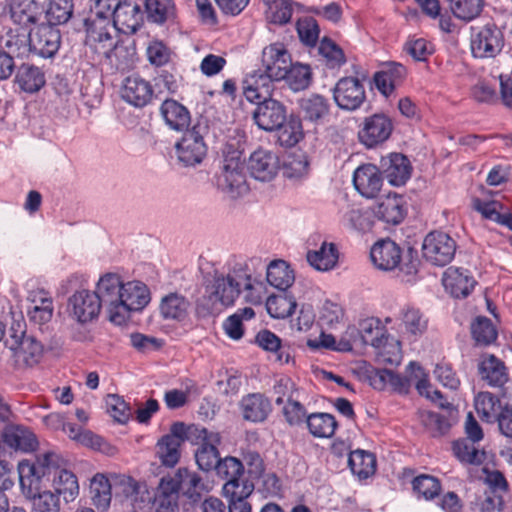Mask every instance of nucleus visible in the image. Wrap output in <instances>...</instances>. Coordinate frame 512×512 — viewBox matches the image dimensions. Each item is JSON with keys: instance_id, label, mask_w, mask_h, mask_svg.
<instances>
[{"instance_id": "nucleus-1", "label": "nucleus", "mask_w": 512, "mask_h": 512, "mask_svg": "<svg viewBox=\"0 0 512 512\" xmlns=\"http://www.w3.org/2000/svg\"><path fill=\"white\" fill-rule=\"evenodd\" d=\"M242 291V270H234L232 273L216 276L205 295L197 301L196 314L206 317L221 310L222 306L233 305Z\"/></svg>"}, {"instance_id": "nucleus-2", "label": "nucleus", "mask_w": 512, "mask_h": 512, "mask_svg": "<svg viewBox=\"0 0 512 512\" xmlns=\"http://www.w3.org/2000/svg\"><path fill=\"white\" fill-rule=\"evenodd\" d=\"M208 125L198 121L191 129L185 131L175 144L177 161L183 167L200 165L207 156L208 146L204 140Z\"/></svg>"}, {"instance_id": "nucleus-3", "label": "nucleus", "mask_w": 512, "mask_h": 512, "mask_svg": "<svg viewBox=\"0 0 512 512\" xmlns=\"http://www.w3.org/2000/svg\"><path fill=\"white\" fill-rule=\"evenodd\" d=\"M470 30V49L474 58H495L501 53L505 37L494 22L472 26Z\"/></svg>"}, {"instance_id": "nucleus-4", "label": "nucleus", "mask_w": 512, "mask_h": 512, "mask_svg": "<svg viewBox=\"0 0 512 512\" xmlns=\"http://www.w3.org/2000/svg\"><path fill=\"white\" fill-rule=\"evenodd\" d=\"M85 27V44L94 53L93 60L101 63L117 42L112 35L115 28L107 19H87Z\"/></svg>"}, {"instance_id": "nucleus-5", "label": "nucleus", "mask_w": 512, "mask_h": 512, "mask_svg": "<svg viewBox=\"0 0 512 512\" xmlns=\"http://www.w3.org/2000/svg\"><path fill=\"white\" fill-rule=\"evenodd\" d=\"M332 96L340 110L354 112L366 102L364 83L353 76L340 78L332 88Z\"/></svg>"}, {"instance_id": "nucleus-6", "label": "nucleus", "mask_w": 512, "mask_h": 512, "mask_svg": "<svg viewBox=\"0 0 512 512\" xmlns=\"http://www.w3.org/2000/svg\"><path fill=\"white\" fill-rule=\"evenodd\" d=\"M58 456L53 452H46L36 457V460L21 461L18 465L19 481L22 489H28L29 493L37 489L40 480L50 474L51 470H59L57 467Z\"/></svg>"}, {"instance_id": "nucleus-7", "label": "nucleus", "mask_w": 512, "mask_h": 512, "mask_svg": "<svg viewBox=\"0 0 512 512\" xmlns=\"http://www.w3.org/2000/svg\"><path fill=\"white\" fill-rule=\"evenodd\" d=\"M456 249V241L442 231H432L427 234L422 245L423 257L436 266L449 264L455 256Z\"/></svg>"}, {"instance_id": "nucleus-8", "label": "nucleus", "mask_w": 512, "mask_h": 512, "mask_svg": "<svg viewBox=\"0 0 512 512\" xmlns=\"http://www.w3.org/2000/svg\"><path fill=\"white\" fill-rule=\"evenodd\" d=\"M217 186L231 198H237L248 192L244 173V164L239 157H226L222 170L217 177Z\"/></svg>"}, {"instance_id": "nucleus-9", "label": "nucleus", "mask_w": 512, "mask_h": 512, "mask_svg": "<svg viewBox=\"0 0 512 512\" xmlns=\"http://www.w3.org/2000/svg\"><path fill=\"white\" fill-rule=\"evenodd\" d=\"M122 287L123 283L117 274L107 273L99 279L94 291L101 307H106L110 321L116 324H120L118 306L122 299Z\"/></svg>"}, {"instance_id": "nucleus-10", "label": "nucleus", "mask_w": 512, "mask_h": 512, "mask_svg": "<svg viewBox=\"0 0 512 512\" xmlns=\"http://www.w3.org/2000/svg\"><path fill=\"white\" fill-rule=\"evenodd\" d=\"M101 308L99 297L87 289L74 292L68 300L69 315L80 324L96 320Z\"/></svg>"}, {"instance_id": "nucleus-11", "label": "nucleus", "mask_w": 512, "mask_h": 512, "mask_svg": "<svg viewBox=\"0 0 512 512\" xmlns=\"http://www.w3.org/2000/svg\"><path fill=\"white\" fill-rule=\"evenodd\" d=\"M393 131V123L385 114L376 113L365 118L358 138L367 148H374L384 143Z\"/></svg>"}, {"instance_id": "nucleus-12", "label": "nucleus", "mask_w": 512, "mask_h": 512, "mask_svg": "<svg viewBox=\"0 0 512 512\" xmlns=\"http://www.w3.org/2000/svg\"><path fill=\"white\" fill-rule=\"evenodd\" d=\"M168 477L172 479L177 490L193 504L201 502L203 494L211 489L199 473L185 467L179 468L173 477Z\"/></svg>"}, {"instance_id": "nucleus-13", "label": "nucleus", "mask_w": 512, "mask_h": 512, "mask_svg": "<svg viewBox=\"0 0 512 512\" xmlns=\"http://www.w3.org/2000/svg\"><path fill=\"white\" fill-rule=\"evenodd\" d=\"M286 117V106L276 99L259 102L252 113L254 123L258 128L267 132H273L280 127Z\"/></svg>"}, {"instance_id": "nucleus-14", "label": "nucleus", "mask_w": 512, "mask_h": 512, "mask_svg": "<svg viewBox=\"0 0 512 512\" xmlns=\"http://www.w3.org/2000/svg\"><path fill=\"white\" fill-rule=\"evenodd\" d=\"M113 27L124 34L136 33L144 23V13L138 3L121 0L110 17Z\"/></svg>"}, {"instance_id": "nucleus-15", "label": "nucleus", "mask_w": 512, "mask_h": 512, "mask_svg": "<svg viewBox=\"0 0 512 512\" xmlns=\"http://www.w3.org/2000/svg\"><path fill=\"white\" fill-rule=\"evenodd\" d=\"M291 63V55L283 43L276 42L264 47L261 58L262 68L276 81H282Z\"/></svg>"}, {"instance_id": "nucleus-16", "label": "nucleus", "mask_w": 512, "mask_h": 512, "mask_svg": "<svg viewBox=\"0 0 512 512\" xmlns=\"http://www.w3.org/2000/svg\"><path fill=\"white\" fill-rule=\"evenodd\" d=\"M150 302L148 287L140 281L123 283L122 299L118 306L120 324L132 311L142 310Z\"/></svg>"}, {"instance_id": "nucleus-17", "label": "nucleus", "mask_w": 512, "mask_h": 512, "mask_svg": "<svg viewBox=\"0 0 512 512\" xmlns=\"http://www.w3.org/2000/svg\"><path fill=\"white\" fill-rule=\"evenodd\" d=\"M198 438L202 439V443L195 452L196 463L200 470L209 472L216 467L220 455L218 446L221 443L219 433L209 432L207 429H195Z\"/></svg>"}, {"instance_id": "nucleus-18", "label": "nucleus", "mask_w": 512, "mask_h": 512, "mask_svg": "<svg viewBox=\"0 0 512 512\" xmlns=\"http://www.w3.org/2000/svg\"><path fill=\"white\" fill-rule=\"evenodd\" d=\"M121 96L130 105L143 108L151 103L154 89L148 80L138 74H133L124 79Z\"/></svg>"}, {"instance_id": "nucleus-19", "label": "nucleus", "mask_w": 512, "mask_h": 512, "mask_svg": "<svg viewBox=\"0 0 512 512\" xmlns=\"http://www.w3.org/2000/svg\"><path fill=\"white\" fill-rule=\"evenodd\" d=\"M32 51L42 58H52L61 46L60 30L51 24H41L31 33Z\"/></svg>"}, {"instance_id": "nucleus-20", "label": "nucleus", "mask_w": 512, "mask_h": 512, "mask_svg": "<svg viewBox=\"0 0 512 512\" xmlns=\"http://www.w3.org/2000/svg\"><path fill=\"white\" fill-rule=\"evenodd\" d=\"M274 77L264 70L254 71L249 74L243 83V94L251 102L258 104L268 99H273L272 94L275 89Z\"/></svg>"}, {"instance_id": "nucleus-21", "label": "nucleus", "mask_w": 512, "mask_h": 512, "mask_svg": "<svg viewBox=\"0 0 512 512\" xmlns=\"http://www.w3.org/2000/svg\"><path fill=\"white\" fill-rule=\"evenodd\" d=\"M379 167L382 174L393 186L404 185L410 179L412 173L409 159L401 153H390L383 156Z\"/></svg>"}, {"instance_id": "nucleus-22", "label": "nucleus", "mask_w": 512, "mask_h": 512, "mask_svg": "<svg viewBox=\"0 0 512 512\" xmlns=\"http://www.w3.org/2000/svg\"><path fill=\"white\" fill-rule=\"evenodd\" d=\"M353 183L362 196L366 198L376 197L383 185L380 167L373 164L358 167L353 174Z\"/></svg>"}, {"instance_id": "nucleus-23", "label": "nucleus", "mask_w": 512, "mask_h": 512, "mask_svg": "<svg viewBox=\"0 0 512 512\" xmlns=\"http://www.w3.org/2000/svg\"><path fill=\"white\" fill-rule=\"evenodd\" d=\"M374 213L378 219L387 224L397 225L407 214L406 200L402 195L389 193L378 200Z\"/></svg>"}, {"instance_id": "nucleus-24", "label": "nucleus", "mask_w": 512, "mask_h": 512, "mask_svg": "<svg viewBox=\"0 0 512 512\" xmlns=\"http://www.w3.org/2000/svg\"><path fill=\"white\" fill-rule=\"evenodd\" d=\"M278 169V157L271 151L258 149L249 158L248 170L256 180L270 181L276 176Z\"/></svg>"}, {"instance_id": "nucleus-25", "label": "nucleus", "mask_w": 512, "mask_h": 512, "mask_svg": "<svg viewBox=\"0 0 512 512\" xmlns=\"http://www.w3.org/2000/svg\"><path fill=\"white\" fill-rule=\"evenodd\" d=\"M407 75L406 67L397 62L387 63L382 70L374 74L377 90L385 97L390 96L400 86Z\"/></svg>"}, {"instance_id": "nucleus-26", "label": "nucleus", "mask_w": 512, "mask_h": 512, "mask_svg": "<svg viewBox=\"0 0 512 512\" xmlns=\"http://www.w3.org/2000/svg\"><path fill=\"white\" fill-rule=\"evenodd\" d=\"M442 282L445 290L455 298L467 297L476 284L468 270L453 267L444 272Z\"/></svg>"}, {"instance_id": "nucleus-27", "label": "nucleus", "mask_w": 512, "mask_h": 512, "mask_svg": "<svg viewBox=\"0 0 512 512\" xmlns=\"http://www.w3.org/2000/svg\"><path fill=\"white\" fill-rule=\"evenodd\" d=\"M373 264L384 271L395 269L401 260V249L392 240H382L373 245L370 252Z\"/></svg>"}, {"instance_id": "nucleus-28", "label": "nucleus", "mask_w": 512, "mask_h": 512, "mask_svg": "<svg viewBox=\"0 0 512 512\" xmlns=\"http://www.w3.org/2000/svg\"><path fill=\"white\" fill-rule=\"evenodd\" d=\"M478 372L481 379L492 387H502L509 379L504 362L492 354L482 355Z\"/></svg>"}, {"instance_id": "nucleus-29", "label": "nucleus", "mask_w": 512, "mask_h": 512, "mask_svg": "<svg viewBox=\"0 0 512 512\" xmlns=\"http://www.w3.org/2000/svg\"><path fill=\"white\" fill-rule=\"evenodd\" d=\"M10 351L18 368L33 367L43 356V346L34 336L20 341Z\"/></svg>"}, {"instance_id": "nucleus-30", "label": "nucleus", "mask_w": 512, "mask_h": 512, "mask_svg": "<svg viewBox=\"0 0 512 512\" xmlns=\"http://www.w3.org/2000/svg\"><path fill=\"white\" fill-rule=\"evenodd\" d=\"M160 113L166 125L175 131H187L191 124L189 110L174 99H166L160 106Z\"/></svg>"}, {"instance_id": "nucleus-31", "label": "nucleus", "mask_w": 512, "mask_h": 512, "mask_svg": "<svg viewBox=\"0 0 512 512\" xmlns=\"http://www.w3.org/2000/svg\"><path fill=\"white\" fill-rule=\"evenodd\" d=\"M240 407L243 418L254 423L265 421L272 411L269 399L260 393H253L243 397Z\"/></svg>"}, {"instance_id": "nucleus-32", "label": "nucleus", "mask_w": 512, "mask_h": 512, "mask_svg": "<svg viewBox=\"0 0 512 512\" xmlns=\"http://www.w3.org/2000/svg\"><path fill=\"white\" fill-rule=\"evenodd\" d=\"M179 491L172 479L162 477L154 494L153 507L155 512H177Z\"/></svg>"}, {"instance_id": "nucleus-33", "label": "nucleus", "mask_w": 512, "mask_h": 512, "mask_svg": "<svg viewBox=\"0 0 512 512\" xmlns=\"http://www.w3.org/2000/svg\"><path fill=\"white\" fill-rule=\"evenodd\" d=\"M3 441L9 447L23 452L34 451L38 446L35 434L21 425L7 426L3 432Z\"/></svg>"}, {"instance_id": "nucleus-34", "label": "nucleus", "mask_w": 512, "mask_h": 512, "mask_svg": "<svg viewBox=\"0 0 512 512\" xmlns=\"http://www.w3.org/2000/svg\"><path fill=\"white\" fill-rule=\"evenodd\" d=\"M10 16L13 22L27 29L39 19V7L34 0H10Z\"/></svg>"}, {"instance_id": "nucleus-35", "label": "nucleus", "mask_w": 512, "mask_h": 512, "mask_svg": "<svg viewBox=\"0 0 512 512\" xmlns=\"http://www.w3.org/2000/svg\"><path fill=\"white\" fill-rule=\"evenodd\" d=\"M299 106L304 119L313 123L322 122L328 117L331 107L328 99L319 94L301 99Z\"/></svg>"}, {"instance_id": "nucleus-36", "label": "nucleus", "mask_w": 512, "mask_h": 512, "mask_svg": "<svg viewBox=\"0 0 512 512\" xmlns=\"http://www.w3.org/2000/svg\"><path fill=\"white\" fill-rule=\"evenodd\" d=\"M15 82L21 90L28 93H35L45 85L44 72L37 66L23 63L17 69Z\"/></svg>"}, {"instance_id": "nucleus-37", "label": "nucleus", "mask_w": 512, "mask_h": 512, "mask_svg": "<svg viewBox=\"0 0 512 512\" xmlns=\"http://www.w3.org/2000/svg\"><path fill=\"white\" fill-rule=\"evenodd\" d=\"M267 282L274 288L286 291L295 281V274L284 260L271 261L266 271Z\"/></svg>"}, {"instance_id": "nucleus-38", "label": "nucleus", "mask_w": 512, "mask_h": 512, "mask_svg": "<svg viewBox=\"0 0 512 512\" xmlns=\"http://www.w3.org/2000/svg\"><path fill=\"white\" fill-rule=\"evenodd\" d=\"M253 485L239 486L236 482L223 485V495L229 499V512H251V505L246 501L253 492Z\"/></svg>"}, {"instance_id": "nucleus-39", "label": "nucleus", "mask_w": 512, "mask_h": 512, "mask_svg": "<svg viewBox=\"0 0 512 512\" xmlns=\"http://www.w3.org/2000/svg\"><path fill=\"white\" fill-rule=\"evenodd\" d=\"M339 258V252L334 243L324 241L319 250L308 251L307 261L319 271H329L333 269Z\"/></svg>"}, {"instance_id": "nucleus-40", "label": "nucleus", "mask_w": 512, "mask_h": 512, "mask_svg": "<svg viewBox=\"0 0 512 512\" xmlns=\"http://www.w3.org/2000/svg\"><path fill=\"white\" fill-rule=\"evenodd\" d=\"M145 9L148 20L158 25L173 23L177 17L173 0H145Z\"/></svg>"}, {"instance_id": "nucleus-41", "label": "nucleus", "mask_w": 512, "mask_h": 512, "mask_svg": "<svg viewBox=\"0 0 512 512\" xmlns=\"http://www.w3.org/2000/svg\"><path fill=\"white\" fill-rule=\"evenodd\" d=\"M190 302L179 293L164 296L160 303V313L164 319L183 321L188 316Z\"/></svg>"}, {"instance_id": "nucleus-42", "label": "nucleus", "mask_w": 512, "mask_h": 512, "mask_svg": "<svg viewBox=\"0 0 512 512\" xmlns=\"http://www.w3.org/2000/svg\"><path fill=\"white\" fill-rule=\"evenodd\" d=\"M348 465L354 475L365 480L376 472V458L373 453L357 449L349 453Z\"/></svg>"}, {"instance_id": "nucleus-43", "label": "nucleus", "mask_w": 512, "mask_h": 512, "mask_svg": "<svg viewBox=\"0 0 512 512\" xmlns=\"http://www.w3.org/2000/svg\"><path fill=\"white\" fill-rule=\"evenodd\" d=\"M113 481L102 473L93 476L90 482V496L93 504L100 510H107L112 499Z\"/></svg>"}, {"instance_id": "nucleus-44", "label": "nucleus", "mask_w": 512, "mask_h": 512, "mask_svg": "<svg viewBox=\"0 0 512 512\" xmlns=\"http://www.w3.org/2000/svg\"><path fill=\"white\" fill-rule=\"evenodd\" d=\"M309 432L316 438H331L338 427V422L332 414L316 412L306 417Z\"/></svg>"}, {"instance_id": "nucleus-45", "label": "nucleus", "mask_w": 512, "mask_h": 512, "mask_svg": "<svg viewBox=\"0 0 512 512\" xmlns=\"http://www.w3.org/2000/svg\"><path fill=\"white\" fill-rule=\"evenodd\" d=\"M216 474L226 480V483L236 482L240 487L243 485H252L248 480L243 479L244 465L241 460L233 456H227L219 459L214 468Z\"/></svg>"}, {"instance_id": "nucleus-46", "label": "nucleus", "mask_w": 512, "mask_h": 512, "mask_svg": "<svg viewBox=\"0 0 512 512\" xmlns=\"http://www.w3.org/2000/svg\"><path fill=\"white\" fill-rule=\"evenodd\" d=\"M274 131L277 132L278 143L285 148L294 147L304 136L301 119L294 115L287 116Z\"/></svg>"}, {"instance_id": "nucleus-47", "label": "nucleus", "mask_w": 512, "mask_h": 512, "mask_svg": "<svg viewBox=\"0 0 512 512\" xmlns=\"http://www.w3.org/2000/svg\"><path fill=\"white\" fill-rule=\"evenodd\" d=\"M53 487L56 495H62L66 502L74 501L79 494L77 477L66 469L54 472Z\"/></svg>"}, {"instance_id": "nucleus-48", "label": "nucleus", "mask_w": 512, "mask_h": 512, "mask_svg": "<svg viewBox=\"0 0 512 512\" xmlns=\"http://www.w3.org/2000/svg\"><path fill=\"white\" fill-rule=\"evenodd\" d=\"M385 333V328L377 318H366L359 323V334L365 345L380 348L386 341Z\"/></svg>"}, {"instance_id": "nucleus-49", "label": "nucleus", "mask_w": 512, "mask_h": 512, "mask_svg": "<svg viewBox=\"0 0 512 512\" xmlns=\"http://www.w3.org/2000/svg\"><path fill=\"white\" fill-rule=\"evenodd\" d=\"M285 73L286 75L282 80L285 81L288 87L294 92L307 89L312 80V72L310 67L298 62H292L291 66L286 70Z\"/></svg>"}, {"instance_id": "nucleus-50", "label": "nucleus", "mask_w": 512, "mask_h": 512, "mask_svg": "<svg viewBox=\"0 0 512 512\" xmlns=\"http://www.w3.org/2000/svg\"><path fill=\"white\" fill-rule=\"evenodd\" d=\"M173 56V50L163 40L154 38L148 42L146 57L153 67L160 68L169 65L173 60Z\"/></svg>"}, {"instance_id": "nucleus-51", "label": "nucleus", "mask_w": 512, "mask_h": 512, "mask_svg": "<svg viewBox=\"0 0 512 512\" xmlns=\"http://www.w3.org/2000/svg\"><path fill=\"white\" fill-rule=\"evenodd\" d=\"M297 307L293 296L284 294L270 295L266 299V309L268 314L277 319H284L292 315Z\"/></svg>"}, {"instance_id": "nucleus-52", "label": "nucleus", "mask_w": 512, "mask_h": 512, "mask_svg": "<svg viewBox=\"0 0 512 512\" xmlns=\"http://www.w3.org/2000/svg\"><path fill=\"white\" fill-rule=\"evenodd\" d=\"M31 43V31L20 27L10 30L5 47L12 56L24 57L32 51Z\"/></svg>"}, {"instance_id": "nucleus-53", "label": "nucleus", "mask_w": 512, "mask_h": 512, "mask_svg": "<svg viewBox=\"0 0 512 512\" xmlns=\"http://www.w3.org/2000/svg\"><path fill=\"white\" fill-rule=\"evenodd\" d=\"M502 407L500 399L490 392H480L475 397V409L485 422H495V418Z\"/></svg>"}, {"instance_id": "nucleus-54", "label": "nucleus", "mask_w": 512, "mask_h": 512, "mask_svg": "<svg viewBox=\"0 0 512 512\" xmlns=\"http://www.w3.org/2000/svg\"><path fill=\"white\" fill-rule=\"evenodd\" d=\"M73 14V0H49L45 10L48 24L58 26L69 21Z\"/></svg>"}, {"instance_id": "nucleus-55", "label": "nucleus", "mask_w": 512, "mask_h": 512, "mask_svg": "<svg viewBox=\"0 0 512 512\" xmlns=\"http://www.w3.org/2000/svg\"><path fill=\"white\" fill-rule=\"evenodd\" d=\"M412 488L418 498H423L427 501L439 496L442 489L440 480L427 474L415 477L412 481Z\"/></svg>"}, {"instance_id": "nucleus-56", "label": "nucleus", "mask_w": 512, "mask_h": 512, "mask_svg": "<svg viewBox=\"0 0 512 512\" xmlns=\"http://www.w3.org/2000/svg\"><path fill=\"white\" fill-rule=\"evenodd\" d=\"M242 290L245 292V301L252 305H260L268 297L265 283L252 278L245 271H242Z\"/></svg>"}, {"instance_id": "nucleus-57", "label": "nucleus", "mask_w": 512, "mask_h": 512, "mask_svg": "<svg viewBox=\"0 0 512 512\" xmlns=\"http://www.w3.org/2000/svg\"><path fill=\"white\" fill-rule=\"evenodd\" d=\"M402 324L405 331L412 336L422 335L428 326V319L414 307H406L401 312Z\"/></svg>"}, {"instance_id": "nucleus-58", "label": "nucleus", "mask_w": 512, "mask_h": 512, "mask_svg": "<svg viewBox=\"0 0 512 512\" xmlns=\"http://www.w3.org/2000/svg\"><path fill=\"white\" fill-rule=\"evenodd\" d=\"M135 55L136 52L133 47L117 41L104 60L118 70H126L133 66Z\"/></svg>"}, {"instance_id": "nucleus-59", "label": "nucleus", "mask_w": 512, "mask_h": 512, "mask_svg": "<svg viewBox=\"0 0 512 512\" xmlns=\"http://www.w3.org/2000/svg\"><path fill=\"white\" fill-rule=\"evenodd\" d=\"M181 443L162 436L156 444V453L160 462L166 467H174L180 459Z\"/></svg>"}, {"instance_id": "nucleus-60", "label": "nucleus", "mask_w": 512, "mask_h": 512, "mask_svg": "<svg viewBox=\"0 0 512 512\" xmlns=\"http://www.w3.org/2000/svg\"><path fill=\"white\" fill-rule=\"evenodd\" d=\"M474 340L480 345H489L497 338V331L487 317H477L471 325Z\"/></svg>"}, {"instance_id": "nucleus-61", "label": "nucleus", "mask_w": 512, "mask_h": 512, "mask_svg": "<svg viewBox=\"0 0 512 512\" xmlns=\"http://www.w3.org/2000/svg\"><path fill=\"white\" fill-rule=\"evenodd\" d=\"M452 451L459 461L466 464L481 465L485 459L483 451L463 440L455 441L452 445Z\"/></svg>"}, {"instance_id": "nucleus-62", "label": "nucleus", "mask_w": 512, "mask_h": 512, "mask_svg": "<svg viewBox=\"0 0 512 512\" xmlns=\"http://www.w3.org/2000/svg\"><path fill=\"white\" fill-rule=\"evenodd\" d=\"M62 430L71 438L83 445L92 447L94 449H101L103 439L91 431L83 430L80 426L74 423H63Z\"/></svg>"}, {"instance_id": "nucleus-63", "label": "nucleus", "mask_w": 512, "mask_h": 512, "mask_svg": "<svg viewBox=\"0 0 512 512\" xmlns=\"http://www.w3.org/2000/svg\"><path fill=\"white\" fill-rule=\"evenodd\" d=\"M450 7L455 17L471 21L481 13L483 0H450Z\"/></svg>"}, {"instance_id": "nucleus-64", "label": "nucleus", "mask_w": 512, "mask_h": 512, "mask_svg": "<svg viewBox=\"0 0 512 512\" xmlns=\"http://www.w3.org/2000/svg\"><path fill=\"white\" fill-rule=\"evenodd\" d=\"M31 512H60L59 497L51 491H44L32 499Z\"/></svg>"}]
</instances>
